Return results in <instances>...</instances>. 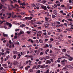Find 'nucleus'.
I'll use <instances>...</instances> for the list:
<instances>
[{
	"label": "nucleus",
	"mask_w": 73,
	"mask_h": 73,
	"mask_svg": "<svg viewBox=\"0 0 73 73\" xmlns=\"http://www.w3.org/2000/svg\"><path fill=\"white\" fill-rule=\"evenodd\" d=\"M66 56H67V57H70L68 59V60H69V61H72V60H73V58L70 57V56L69 55H68L67 54H66Z\"/></svg>",
	"instance_id": "f257e3e1"
},
{
	"label": "nucleus",
	"mask_w": 73,
	"mask_h": 73,
	"mask_svg": "<svg viewBox=\"0 0 73 73\" xmlns=\"http://www.w3.org/2000/svg\"><path fill=\"white\" fill-rule=\"evenodd\" d=\"M40 7L41 8H42V9H43L44 11H46V9H47V8H46V7L44 6L43 5H40Z\"/></svg>",
	"instance_id": "f03ea898"
},
{
	"label": "nucleus",
	"mask_w": 73,
	"mask_h": 73,
	"mask_svg": "<svg viewBox=\"0 0 73 73\" xmlns=\"http://www.w3.org/2000/svg\"><path fill=\"white\" fill-rule=\"evenodd\" d=\"M64 62H68V61H67L65 59H64L61 61V64H62V65H65V64H64Z\"/></svg>",
	"instance_id": "7ed1b4c3"
},
{
	"label": "nucleus",
	"mask_w": 73,
	"mask_h": 73,
	"mask_svg": "<svg viewBox=\"0 0 73 73\" xmlns=\"http://www.w3.org/2000/svg\"><path fill=\"white\" fill-rule=\"evenodd\" d=\"M11 7L12 8H15L16 7H19V5H17V4H15V7L13 6V5L11 4Z\"/></svg>",
	"instance_id": "20e7f679"
},
{
	"label": "nucleus",
	"mask_w": 73,
	"mask_h": 73,
	"mask_svg": "<svg viewBox=\"0 0 73 73\" xmlns=\"http://www.w3.org/2000/svg\"><path fill=\"white\" fill-rule=\"evenodd\" d=\"M45 63L46 64H50L51 63V61H50V60H47L46 61V62Z\"/></svg>",
	"instance_id": "39448f33"
},
{
	"label": "nucleus",
	"mask_w": 73,
	"mask_h": 73,
	"mask_svg": "<svg viewBox=\"0 0 73 73\" xmlns=\"http://www.w3.org/2000/svg\"><path fill=\"white\" fill-rule=\"evenodd\" d=\"M17 64H18V62L16 61H14L13 62L14 65H16Z\"/></svg>",
	"instance_id": "423d86ee"
},
{
	"label": "nucleus",
	"mask_w": 73,
	"mask_h": 73,
	"mask_svg": "<svg viewBox=\"0 0 73 73\" xmlns=\"http://www.w3.org/2000/svg\"><path fill=\"white\" fill-rule=\"evenodd\" d=\"M45 64H43L42 65L40 68H41V69H44L45 68Z\"/></svg>",
	"instance_id": "0eeeda50"
},
{
	"label": "nucleus",
	"mask_w": 73,
	"mask_h": 73,
	"mask_svg": "<svg viewBox=\"0 0 73 73\" xmlns=\"http://www.w3.org/2000/svg\"><path fill=\"white\" fill-rule=\"evenodd\" d=\"M53 13L54 15H57V11L56 10H54L53 11Z\"/></svg>",
	"instance_id": "6e6552de"
},
{
	"label": "nucleus",
	"mask_w": 73,
	"mask_h": 73,
	"mask_svg": "<svg viewBox=\"0 0 73 73\" xmlns=\"http://www.w3.org/2000/svg\"><path fill=\"white\" fill-rule=\"evenodd\" d=\"M36 21V19L31 20V24H33V23H35Z\"/></svg>",
	"instance_id": "1a4fd4ad"
},
{
	"label": "nucleus",
	"mask_w": 73,
	"mask_h": 73,
	"mask_svg": "<svg viewBox=\"0 0 73 73\" xmlns=\"http://www.w3.org/2000/svg\"><path fill=\"white\" fill-rule=\"evenodd\" d=\"M49 58V56H46L44 58V59L45 60H47V59H48Z\"/></svg>",
	"instance_id": "9d476101"
},
{
	"label": "nucleus",
	"mask_w": 73,
	"mask_h": 73,
	"mask_svg": "<svg viewBox=\"0 0 73 73\" xmlns=\"http://www.w3.org/2000/svg\"><path fill=\"white\" fill-rule=\"evenodd\" d=\"M3 36H4L5 37H8V35L5 34L4 33H3Z\"/></svg>",
	"instance_id": "9b49d317"
},
{
	"label": "nucleus",
	"mask_w": 73,
	"mask_h": 73,
	"mask_svg": "<svg viewBox=\"0 0 73 73\" xmlns=\"http://www.w3.org/2000/svg\"><path fill=\"white\" fill-rule=\"evenodd\" d=\"M36 7H40V4L38 3H35Z\"/></svg>",
	"instance_id": "f8f14e48"
},
{
	"label": "nucleus",
	"mask_w": 73,
	"mask_h": 73,
	"mask_svg": "<svg viewBox=\"0 0 73 73\" xmlns=\"http://www.w3.org/2000/svg\"><path fill=\"white\" fill-rule=\"evenodd\" d=\"M68 68H69L70 69H73V67L71 65H68Z\"/></svg>",
	"instance_id": "ddd939ff"
},
{
	"label": "nucleus",
	"mask_w": 73,
	"mask_h": 73,
	"mask_svg": "<svg viewBox=\"0 0 73 73\" xmlns=\"http://www.w3.org/2000/svg\"><path fill=\"white\" fill-rule=\"evenodd\" d=\"M35 33H39V34H40V33H42V31H36Z\"/></svg>",
	"instance_id": "4468645a"
},
{
	"label": "nucleus",
	"mask_w": 73,
	"mask_h": 73,
	"mask_svg": "<svg viewBox=\"0 0 73 73\" xmlns=\"http://www.w3.org/2000/svg\"><path fill=\"white\" fill-rule=\"evenodd\" d=\"M20 35H22V34H24V32L23 31H21L19 32Z\"/></svg>",
	"instance_id": "2eb2a0df"
},
{
	"label": "nucleus",
	"mask_w": 73,
	"mask_h": 73,
	"mask_svg": "<svg viewBox=\"0 0 73 73\" xmlns=\"http://www.w3.org/2000/svg\"><path fill=\"white\" fill-rule=\"evenodd\" d=\"M49 66H48V65H46L45 66V68L46 69H49Z\"/></svg>",
	"instance_id": "dca6fc26"
},
{
	"label": "nucleus",
	"mask_w": 73,
	"mask_h": 73,
	"mask_svg": "<svg viewBox=\"0 0 73 73\" xmlns=\"http://www.w3.org/2000/svg\"><path fill=\"white\" fill-rule=\"evenodd\" d=\"M66 30L67 31H72V30L70 29V28H68V29H66Z\"/></svg>",
	"instance_id": "f3484780"
},
{
	"label": "nucleus",
	"mask_w": 73,
	"mask_h": 73,
	"mask_svg": "<svg viewBox=\"0 0 73 73\" xmlns=\"http://www.w3.org/2000/svg\"><path fill=\"white\" fill-rule=\"evenodd\" d=\"M40 60L41 61H42V60H43L44 59V57H40L39 58Z\"/></svg>",
	"instance_id": "a211bd4d"
},
{
	"label": "nucleus",
	"mask_w": 73,
	"mask_h": 73,
	"mask_svg": "<svg viewBox=\"0 0 73 73\" xmlns=\"http://www.w3.org/2000/svg\"><path fill=\"white\" fill-rule=\"evenodd\" d=\"M6 15H9L10 16H11V13H6Z\"/></svg>",
	"instance_id": "6ab92c4d"
},
{
	"label": "nucleus",
	"mask_w": 73,
	"mask_h": 73,
	"mask_svg": "<svg viewBox=\"0 0 73 73\" xmlns=\"http://www.w3.org/2000/svg\"><path fill=\"white\" fill-rule=\"evenodd\" d=\"M41 66V65L39 64L37 66V68H36V69H38Z\"/></svg>",
	"instance_id": "aec40b11"
},
{
	"label": "nucleus",
	"mask_w": 73,
	"mask_h": 73,
	"mask_svg": "<svg viewBox=\"0 0 73 73\" xmlns=\"http://www.w3.org/2000/svg\"><path fill=\"white\" fill-rule=\"evenodd\" d=\"M52 19H54V18H56V16H55L54 15H52Z\"/></svg>",
	"instance_id": "412c9836"
},
{
	"label": "nucleus",
	"mask_w": 73,
	"mask_h": 73,
	"mask_svg": "<svg viewBox=\"0 0 73 73\" xmlns=\"http://www.w3.org/2000/svg\"><path fill=\"white\" fill-rule=\"evenodd\" d=\"M9 44H13V43L12 42V41L11 40H9Z\"/></svg>",
	"instance_id": "4be33fe9"
},
{
	"label": "nucleus",
	"mask_w": 73,
	"mask_h": 73,
	"mask_svg": "<svg viewBox=\"0 0 73 73\" xmlns=\"http://www.w3.org/2000/svg\"><path fill=\"white\" fill-rule=\"evenodd\" d=\"M62 52H66V49L64 48L62 50Z\"/></svg>",
	"instance_id": "5701e85b"
},
{
	"label": "nucleus",
	"mask_w": 73,
	"mask_h": 73,
	"mask_svg": "<svg viewBox=\"0 0 73 73\" xmlns=\"http://www.w3.org/2000/svg\"><path fill=\"white\" fill-rule=\"evenodd\" d=\"M39 41L40 43H42L43 42V41H42V39H40Z\"/></svg>",
	"instance_id": "b1692460"
},
{
	"label": "nucleus",
	"mask_w": 73,
	"mask_h": 73,
	"mask_svg": "<svg viewBox=\"0 0 73 73\" xmlns=\"http://www.w3.org/2000/svg\"><path fill=\"white\" fill-rule=\"evenodd\" d=\"M64 25V24H60L59 25V26H60V27H63Z\"/></svg>",
	"instance_id": "393cba45"
},
{
	"label": "nucleus",
	"mask_w": 73,
	"mask_h": 73,
	"mask_svg": "<svg viewBox=\"0 0 73 73\" xmlns=\"http://www.w3.org/2000/svg\"><path fill=\"white\" fill-rule=\"evenodd\" d=\"M9 10L10 11H11V10H12V8L10 7H8Z\"/></svg>",
	"instance_id": "a878e982"
},
{
	"label": "nucleus",
	"mask_w": 73,
	"mask_h": 73,
	"mask_svg": "<svg viewBox=\"0 0 73 73\" xmlns=\"http://www.w3.org/2000/svg\"><path fill=\"white\" fill-rule=\"evenodd\" d=\"M4 52H0V56H1V55H4Z\"/></svg>",
	"instance_id": "bb28decb"
},
{
	"label": "nucleus",
	"mask_w": 73,
	"mask_h": 73,
	"mask_svg": "<svg viewBox=\"0 0 73 73\" xmlns=\"http://www.w3.org/2000/svg\"><path fill=\"white\" fill-rule=\"evenodd\" d=\"M15 44H17V45H20V43H19V42L18 41H17L15 42Z\"/></svg>",
	"instance_id": "cd10ccee"
},
{
	"label": "nucleus",
	"mask_w": 73,
	"mask_h": 73,
	"mask_svg": "<svg viewBox=\"0 0 73 73\" xmlns=\"http://www.w3.org/2000/svg\"><path fill=\"white\" fill-rule=\"evenodd\" d=\"M29 20H32V17H28Z\"/></svg>",
	"instance_id": "c85d7f7f"
},
{
	"label": "nucleus",
	"mask_w": 73,
	"mask_h": 73,
	"mask_svg": "<svg viewBox=\"0 0 73 73\" xmlns=\"http://www.w3.org/2000/svg\"><path fill=\"white\" fill-rule=\"evenodd\" d=\"M17 12H20L21 11V9H17Z\"/></svg>",
	"instance_id": "c756f323"
},
{
	"label": "nucleus",
	"mask_w": 73,
	"mask_h": 73,
	"mask_svg": "<svg viewBox=\"0 0 73 73\" xmlns=\"http://www.w3.org/2000/svg\"><path fill=\"white\" fill-rule=\"evenodd\" d=\"M13 58L14 59H16V55H13Z\"/></svg>",
	"instance_id": "7c9ffc66"
},
{
	"label": "nucleus",
	"mask_w": 73,
	"mask_h": 73,
	"mask_svg": "<svg viewBox=\"0 0 73 73\" xmlns=\"http://www.w3.org/2000/svg\"><path fill=\"white\" fill-rule=\"evenodd\" d=\"M9 25V27L10 28H11L12 25L11 24V23H10V24Z\"/></svg>",
	"instance_id": "2f4dec72"
},
{
	"label": "nucleus",
	"mask_w": 73,
	"mask_h": 73,
	"mask_svg": "<svg viewBox=\"0 0 73 73\" xmlns=\"http://www.w3.org/2000/svg\"><path fill=\"white\" fill-rule=\"evenodd\" d=\"M23 4L24 5H28V3H25V2H23Z\"/></svg>",
	"instance_id": "473e14b6"
},
{
	"label": "nucleus",
	"mask_w": 73,
	"mask_h": 73,
	"mask_svg": "<svg viewBox=\"0 0 73 73\" xmlns=\"http://www.w3.org/2000/svg\"><path fill=\"white\" fill-rule=\"evenodd\" d=\"M13 44H10L9 45V48H12V45Z\"/></svg>",
	"instance_id": "72a5a7b5"
},
{
	"label": "nucleus",
	"mask_w": 73,
	"mask_h": 73,
	"mask_svg": "<svg viewBox=\"0 0 73 73\" xmlns=\"http://www.w3.org/2000/svg\"><path fill=\"white\" fill-rule=\"evenodd\" d=\"M37 36L41 37V35L37 34Z\"/></svg>",
	"instance_id": "f704fd0d"
},
{
	"label": "nucleus",
	"mask_w": 73,
	"mask_h": 73,
	"mask_svg": "<svg viewBox=\"0 0 73 73\" xmlns=\"http://www.w3.org/2000/svg\"><path fill=\"white\" fill-rule=\"evenodd\" d=\"M69 21H73V20L70 19H68Z\"/></svg>",
	"instance_id": "c9c22d12"
},
{
	"label": "nucleus",
	"mask_w": 73,
	"mask_h": 73,
	"mask_svg": "<svg viewBox=\"0 0 73 73\" xmlns=\"http://www.w3.org/2000/svg\"><path fill=\"white\" fill-rule=\"evenodd\" d=\"M45 47H48V48H49V45L47 44H45Z\"/></svg>",
	"instance_id": "e433bc0d"
},
{
	"label": "nucleus",
	"mask_w": 73,
	"mask_h": 73,
	"mask_svg": "<svg viewBox=\"0 0 73 73\" xmlns=\"http://www.w3.org/2000/svg\"><path fill=\"white\" fill-rule=\"evenodd\" d=\"M4 69V68L2 67H1L0 68V70H2L3 69Z\"/></svg>",
	"instance_id": "4c0bfd02"
},
{
	"label": "nucleus",
	"mask_w": 73,
	"mask_h": 73,
	"mask_svg": "<svg viewBox=\"0 0 73 73\" xmlns=\"http://www.w3.org/2000/svg\"><path fill=\"white\" fill-rule=\"evenodd\" d=\"M10 24V23H9L8 22H6V24L7 25H9Z\"/></svg>",
	"instance_id": "58836bf2"
},
{
	"label": "nucleus",
	"mask_w": 73,
	"mask_h": 73,
	"mask_svg": "<svg viewBox=\"0 0 73 73\" xmlns=\"http://www.w3.org/2000/svg\"><path fill=\"white\" fill-rule=\"evenodd\" d=\"M13 53H14L15 54H16L17 53V51H13Z\"/></svg>",
	"instance_id": "ea45409f"
},
{
	"label": "nucleus",
	"mask_w": 73,
	"mask_h": 73,
	"mask_svg": "<svg viewBox=\"0 0 73 73\" xmlns=\"http://www.w3.org/2000/svg\"><path fill=\"white\" fill-rule=\"evenodd\" d=\"M19 5H20V6H21V5H22V6H24V3H22L21 4V3H19Z\"/></svg>",
	"instance_id": "a19ab883"
},
{
	"label": "nucleus",
	"mask_w": 73,
	"mask_h": 73,
	"mask_svg": "<svg viewBox=\"0 0 73 73\" xmlns=\"http://www.w3.org/2000/svg\"><path fill=\"white\" fill-rule=\"evenodd\" d=\"M29 62V61H27L26 62V64L25 63H24L23 64H24V65H26L27 64H28Z\"/></svg>",
	"instance_id": "79ce46f5"
},
{
	"label": "nucleus",
	"mask_w": 73,
	"mask_h": 73,
	"mask_svg": "<svg viewBox=\"0 0 73 73\" xmlns=\"http://www.w3.org/2000/svg\"><path fill=\"white\" fill-rule=\"evenodd\" d=\"M17 69H16L15 68H12V70H13V71H16L17 70Z\"/></svg>",
	"instance_id": "37998d69"
},
{
	"label": "nucleus",
	"mask_w": 73,
	"mask_h": 73,
	"mask_svg": "<svg viewBox=\"0 0 73 73\" xmlns=\"http://www.w3.org/2000/svg\"><path fill=\"white\" fill-rule=\"evenodd\" d=\"M45 20L46 21H48V20H49V18H45Z\"/></svg>",
	"instance_id": "c03bdc74"
},
{
	"label": "nucleus",
	"mask_w": 73,
	"mask_h": 73,
	"mask_svg": "<svg viewBox=\"0 0 73 73\" xmlns=\"http://www.w3.org/2000/svg\"><path fill=\"white\" fill-rule=\"evenodd\" d=\"M3 6V5L1 4V6H0V9H2V7Z\"/></svg>",
	"instance_id": "a18cd8bd"
},
{
	"label": "nucleus",
	"mask_w": 73,
	"mask_h": 73,
	"mask_svg": "<svg viewBox=\"0 0 73 73\" xmlns=\"http://www.w3.org/2000/svg\"><path fill=\"white\" fill-rule=\"evenodd\" d=\"M25 13L22 12L21 13V15H25Z\"/></svg>",
	"instance_id": "49530a36"
},
{
	"label": "nucleus",
	"mask_w": 73,
	"mask_h": 73,
	"mask_svg": "<svg viewBox=\"0 0 73 73\" xmlns=\"http://www.w3.org/2000/svg\"><path fill=\"white\" fill-rule=\"evenodd\" d=\"M37 67V66H33V69H35Z\"/></svg>",
	"instance_id": "de8ad7c7"
},
{
	"label": "nucleus",
	"mask_w": 73,
	"mask_h": 73,
	"mask_svg": "<svg viewBox=\"0 0 73 73\" xmlns=\"http://www.w3.org/2000/svg\"><path fill=\"white\" fill-rule=\"evenodd\" d=\"M10 57V56H9V55H8L7 56H6V58L8 59V58H9Z\"/></svg>",
	"instance_id": "09e8293b"
},
{
	"label": "nucleus",
	"mask_w": 73,
	"mask_h": 73,
	"mask_svg": "<svg viewBox=\"0 0 73 73\" xmlns=\"http://www.w3.org/2000/svg\"><path fill=\"white\" fill-rule=\"evenodd\" d=\"M50 60L52 62H53V59L52 58L50 59Z\"/></svg>",
	"instance_id": "8fccbe9b"
},
{
	"label": "nucleus",
	"mask_w": 73,
	"mask_h": 73,
	"mask_svg": "<svg viewBox=\"0 0 73 73\" xmlns=\"http://www.w3.org/2000/svg\"><path fill=\"white\" fill-rule=\"evenodd\" d=\"M4 21H1V22L0 23L1 25V24H2L3 23H4Z\"/></svg>",
	"instance_id": "3c124183"
},
{
	"label": "nucleus",
	"mask_w": 73,
	"mask_h": 73,
	"mask_svg": "<svg viewBox=\"0 0 73 73\" xmlns=\"http://www.w3.org/2000/svg\"><path fill=\"white\" fill-rule=\"evenodd\" d=\"M32 6H33V7H36V4H35V5H32Z\"/></svg>",
	"instance_id": "603ef678"
},
{
	"label": "nucleus",
	"mask_w": 73,
	"mask_h": 73,
	"mask_svg": "<svg viewBox=\"0 0 73 73\" xmlns=\"http://www.w3.org/2000/svg\"><path fill=\"white\" fill-rule=\"evenodd\" d=\"M6 46L7 47H8V46H9V43H7V44H6Z\"/></svg>",
	"instance_id": "864d4df0"
},
{
	"label": "nucleus",
	"mask_w": 73,
	"mask_h": 73,
	"mask_svg": "<svg viewBox=\"0 0 73 73\" xmlns=\"http://www.w3.org/2000/svg\"><path fill=\"white\" fill-rule=\"evenodd\" d=\"M49 46H50V48H52V44H49Z\"/></svg>",
	"instance_id": "5fc2aeb1"
},
{
	"label": "nucleus",
	"mask_w": 73,
	"mask_h": 73,
	"mask_svg": "<svg viewBox=\"0 0 73 73\" xmlns=\"http://www.w3.org/2000/svg\"><path fill=\"white\" fill-rule=\"evenodd\" d=\"M2 65L3 66H7V64H3Z\"/></svg>",
	"instance_id": "6e6d98bb"
},
{
	"label": "nucleus",
	"mask_w": 73,
	"mask_h": 73,
	"mask_svg": "<svg viewBox=\"0 0 73 73\" xmlns=\"http://www.w3.org/2000/svg\"><path fill=\"white\" fill-rule=\"evenodd\" d=\"M36 42L37 44H38V43H39V42L37 40H36Z\"/></svg>",
	"instance_id": "4d7b16f0"
},
{
	"label": "nucleus",
	"mask_w": 73,
	"mask_h": 73,
	"mask_svg": "<svg viewBox=\"0 0 73 73\" xmlns=\"http://www.w3.org/2000/svg\"><path fill=\"white\" fill-rule=\"evenodd\" d=\"M17 38V36L15 35L14 36V38L15 39Z\"/></svg>",
	"instance_id": "13d9d810"
},
{
	"label": "nucleus",
	"mask_w": 73,
	"mask_h": 73,
	"mask_svg": "<svg viewBox=\"0 0 73 73\" xmlns=\"http://www.w3.org/2000/svg\"><path fill=\"white\" fill-rule=\"evenodd\" d=\"M48 39L47 38H46L44 40L45 41H46V42L48 41Z\"/></svg>",
	"instance_id": "bf43d9fd"
},
{
	"label": "nucleus",
	"mask_w": 73,
	"mask_h": 73,
	"mask_svg": "<svg viewBox=\"0 0 73 73\" xmlns=\"http://www.w3.org/2000/svg\"><path fill=\"white\" fill-rule=\"evenodd\" d=\"M53 38H51L50 39V41H53Z\"/></svg>",
	"instance_id": "052dcab7"
},
{
	"label": "nucleus",
	"mask_w": 73,
	"mask_h": 73,
	"mask_svg": "<svg viewBox=\"0 0 73 73\" xmlns=\"http://www.w3.org/2000/svg\"><path fill=\"white\" fill-rule=\"evenodd\" d=\"M54 50H56V51H58V49L57 48H55L54 49Z\"/></svg>",
	"instance_id": "680f3d73"
},
{
	"label": "nucleus",
	"mask_w": 73,
	"mask_h": 73,
	"mask_svg": "<svg viewBox=\"0 0 73 73\" xmlns=\"http://www.w3.org/2000/svg\"><path fill=\"white\" fill-rule=\"evenodd\" d=\"M44 26L45 28H48V26H46V25H45V24L44 25Z\"/></svg>",
	"instance_id": "e2e57ef3"
},
{
	"label": "nucleus",
	"mask_w": 73,
	"mask_h": 73,
	"mask_svg": "<svg viewBox=\"0 0 73 73\" xmlns=\"http://www.w3.org/2000/svg\"><path fill=\"white\" fill-rule=\"evenodd\" d=\"M25 19V20H28V17H26Z\"/></svg>",
	"instance_id": "0e129e2a"
},
{
	"label": "nucleus",
	"mask_w": 73,
	"mask_h": 73,
	"mask_svg": "<svg viewBox=\"0 0 73 73\" xmlns=\"http://www.w3.org/2000/svg\"><path fill=\"white\" fill-rule=\"evenodd\" d=\"M17 17H19L20 18H21V15H18L17 16Z\"/></svg>",
	"instance_id": "69168bd1"
},
{
	"label": "nucleus",
	"mask_w": 73,
	"mask_h": 73,
	"mask_svg": "<svg viewBox=\"0 0 73 73\" xmlns=\"http://www.w3.org/2000/svg\"><path fill=\"white\" fill-rule=\"evenodd\" d=\"M49 69H48L47 70V72H46V73H49Z\"/></svg>",
	"instance_id": "338daca9"
},
{
	"label": "nucleus",
	"mask_w": 73,
	"mask_h": 73,
	"mask_svg": "<svg viewBox=\"0 0 73 73\" xmlns=\"http://www.w3.org/2000/svg\"><path fill=\"white\" fill-rule=\"evenodd\" d=\"M69 2L70 3H72V0H69Z\"/></svg>",
	"instance_id": "774afa93"
}]
</instances>
